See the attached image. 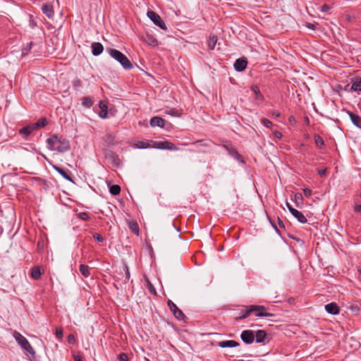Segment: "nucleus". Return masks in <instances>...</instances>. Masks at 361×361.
I'll use <instances>...</instances> for the list:
<instances>
[{"label": "nucleus", "instance_id": "37998d69", "mask_svg": "<svg viewBox=\"0 0 361 361\" xmlns=\"http://www.w3.org/2000/svg\"><path fill=\"white\" fill-rule=\"evenodd\" d=\"M56 336L58 338H61L63 337V331L61 329H56Z\"/></svg>", "mask_w": 361, "mask_h": 361}, {"label": "nucleus", "instance_id": "20e7f679", "mask_svg": "<svg viewBox=\"0 0 361 361\" xmlns=\"http://www.w3.org/2000/svg\"><path fill=\"white\" fill-rule=\"evenodd\" d=\"M147 17L154 23V25L163 30H166V26L161 17L154 11H149L147 13Z\"/></svg>", "mask_w": 361, "mask_h": 361}, {"label": "nucleus", "instance_id": "4468645a", "mask_svg": "<svg viewBox=\"0 0 361 361\" xmlns=\"http://www.w3.org/2000/svg\"><path fill=\"white\" fill-rule=\"evenodd\" d=\"M325 310L331 314H338L339 313V307L336 302L326 304L324 307Z\"/></svg>", "mask_w": 361, "mask_h": 361}, {"label": "nucleus", "instance_id": "de8ad7c7", "mask_svg": "<svg viewBox=\"0 0 361 361\" xmlns=\"http://www.w3.org/2000/svg\"><path fill=\"white\" fill-rule=\"evenodd\" d=\"M289 212H290V214L293 215V214H295V212L297 211L296 209L293 208V207H291L290 208L288 209Z\"/></svg>", "mask_w": 361, "mask_h": 361}, {"label": "nucleus", "instance_id": "5701e85b", "mask_svg": "<svg viewBox=\"0 0 361 361\" xmlns=\"http://www.w3.org/2000/svg\"><path fill=\"white\" fill-rule=\"evenodd\" d=\"M54 169L66 180L70 182H73L71 176L68 174V173L66 171L58 166H54Z\"/></svg>", "mask_w": 361, "mask_h": 361}, {"label": "nucleus", "instance_id": "864d4df0", "mask_svg": "<svg viewBox=\"0 0 361 361\" xmlns=\"http://www.w3.org/2000/svg\"><path fill=\"white\" fill-rule=\"evenodd\" d=\"M278 221H279V226L284 228V224H283V221L279 218H278Z\"/></svg>", "mask_w": 361, "mask_h": 361}, {"label": "nucleus", "instance_id": "4d7b16f0", "mask_svg": "<svg viewBox=\"0 0 361 361\" xmlns=\"http://www.w3.org/2000/svg\"><path fill=\"white\" fill-rule=\"evenodd\" d=\"M69 343H71L73 340H74V336L73 335H69L68 337Z\"/></svg>", "mask_w": 361, "mask_h": 361}, {"label": "nucleus", "instance_id": "a878e982", "mask_svg": "<svg viewBox=\"0 0 361 361\" xmlns=\"http://www.w3.org/2000/svg\"><path fill=\"white\" fill-rule=\"evenodd\" d=\"M135 147L139 149H147L150 147L149 141H137L135 144Z\"/></svg>", "mask_w": 361, "mask_h": 361}, {"label": "nucleus", "instance_id": "dca6fc26", "mask_svg": "<svg viewBox=\"0 0 361 361\" xmlns=\"http://www.w3.org/2000/svg\"><path fill=\"white\" fill-rule=\"evenodd\" d=\"M92 54L94 56H99L104 50V47L100 42H93L91 45Z\"/></svg>", "mask_w": 361, "mask_h": 361}, {"label": "nucleus", "instance_id": "7ed1b4c3", "mask_svg": "<svg viewBox=\"0 0 361 361\" xmlns=\"http://www.w3.org/2000/svg\"><path fill=\"white\" fill-rule=\"evenodd\" d=\"M14 337H15L16 341L18 342V343L20 345V347L23 350H25V351L29 353L30 355H35V352L33 348L32 347V345H30V343H29V341L25 336L21 335L20 333L15 331Z\"/></svg>", "mask_w": 361, "mask_h": 361}, {"label": "nucleus", "instance_id": "8fccbe9b", "mask_svg": "<svg viewBox=\"0 0 361 361\" xmlns=\"http://www.w3.org/2000/svg\"><path fill=\"white\" fill-rule=\"evenodd\" d=\"M74 360L75 361H82V358L80 355H75Z\"/></svg>", "mask_w": 361, "mask_h": 361}, {"label": "nucleus", "instance_id": "9d476101", "mask_svg": "<svg viewBox=\"0 0 361 361\" xmlns=\"http://www.w3.org/2000/svg\"><path fill=\"white\" fill-rule=\"evenodd\" d=\"M42 13L49 19L53 18L54 16V6L50 3H46L42 6Z\"/></svg>", "mask_w": 361, "mask_h": 361}, {"label": "nucleus", "instance_id": "7c9ffc66", "mask_svg": "<svg viewBox=\"0 0 361 361\" xmlns=\"http://www.w3.org/2000/svg\"><path fill=\"white\" fill-rule=\"evenodd\" d=\"M129 228H130V231L133 233L138 235V233H139V227H138V225H137L136 221H130V223H129Z\"/></svg>", "mask_w": 361, "mask_h": 361}, {"label": "nucleus", "instance_id": "c9c22d12", "mask_svg": "<svg viewBox=\"0 0 361 361\" xmlns=\"http://www.w3.org/2000/svg\"><path fill=\"white\" fill-rule=\"evenodd\" d=\"M78 216L79 219H80L83 221H89L90 220V216L87 212H80L78 214Z\"/></svg>", "mask_w": 361, "mask_h": 361}, {"label": "nucleus", "instance_id": "680f3d73", "mask_svg": "<svg viewBox=\"0 0 361 361\" xmlns=\"http://www.w3.org/2000/svg\"><path fill=\"white\" fill-rule=\"evenodd\" d=\"M80 85V81H79V80H78V81H76V82H75V86H78V85Z\"/></svg>", "mask_w": 361, "mask_h": 361}, {"label": "nucleus", "instance_id": "9b49d317", "mask_svg": "<svg viewBox=\"0 0 361 361\" xmlns=\"http://www.w3.org/2000/svg\"><path fill=\"white\" fill-rule=\"evenodd\" d=\"M247 65V60L245 59L241 58V59H238L237 60H235V61L233 64V67L236 71L241 72L246 68Z\"/></svg>", "mask_w": 361, "mask_h": 361}, {"label": "nucleus", "instance_id": "13d9d810", "mask_svg": "<svg viewBox=\"0 0 361 361\" xmlns=\"http://www.w3.org/2000/svg\"><path fill=\"white\" fill-rule=\"evenodd\" d=\"M33 43L32 42H30L28 44H27V47L26 49H30L32 48V46Z\"/></svg>", "mask_w": 361, "mask_h": 361}, {"label": "nucleus", "instance_id": "aec40b11", "mask_svg": "<svg viewBox=\"0 0 361 361\" xmlns=\"http://www.w3.org/2000/svg\"><path fill=\"white\" fill-rule=\"evenodd\" d=\"M266 337L267 334L263 330H258L255 334V338H256V342L258 343L264 342Z\"/></svg>", "mask_w": 361, "mask_h": 361}, {"label": "nucleus", "instance_id": "f257e3e1", "mask_svg": "<svg viewBox=\"0 0 361 361\" xmlns=\"http://www.w3.org/2000/svg\"><path fill=\"white\" fill-rule=\"evenodd\" d=\"M47 148L51 151H57L60 153L67 152L70 149L69 142L63 136L52 135L46 140Z\"/></svg>", "mask_w": 361, "mask_h": 361}, {"label": "nucleus", "instance_id": "39448f33", "mask_svg": "<svg viewBox=\"0 0 361 361\" xmlns=\"http://www.w3.org/2000/svg\"><path fill=\"white\" fill-rule=\"evenodd\" d=\"M266 310V307L263 305H250L247 307L245 310L240 312V315L236 319H244L248 317L254 310Z\"/></svg>", "mask_w": 361, "mask_h": 361}, {"label": "nucleus", "instance_id": "bb28decb", "mask_svg": "<svg viewBox=\"0 0 361 361\" xmlns=\"http://www.w3.org/2000/svg\"><path fill=\"white\" fill-rule=\"evenodd\" d=\"M41 275H42V272L40 271L39 267H35L32 269L31 276L34 279H39V277L41 276Z\"/></svg>", "mask_w": 361, "mask_h": 361}, {"label": "nucleus", "instance_id": "b1692460", "mask_svg": "<svg viewBox=\"0 0 361 361\" xmlns=\"http://www.w3.org/2000/svg\"><path fill=\"white\" fill-rule=\"evenodd\" d=\"M293 216L297 219V220L301 223V224H306L307 222V220L305 215L300 211L297 209V211L295 212V214H293Z\"/></svg>", "mask_w": 361, "mask_h": 361}, {"label": "nucleus", "instance_id": "473e14b6", "mask_svg": "<svg viewBox=\"0 0 361 361\" xmlns=\"http://www.w3.org/2000/svg\"><path fill=\"white\" fill-rule=\"evenodd\" d=\"M109 192L113 195H117L121 192V187L118 185H113L110 187Z\"/></svg>", "mask_w": 361, "mask_h": 361}, {"label": "nucleus", "instance_id": "4be33fe9", "mask_svg": "<svg viewBox=\"0 0 361 361\" xmlns=\"http://www.w3.org/2000/svg\"><path fill=\"white\" fill-rule=\"evenodd\" d=\"M47 124V121L46 118H41L36 123H32L35 130L44 127Z\"/></svg>", "mask_w": 361, "mask_h": 361}, {"label": "nucleus", "instance_id": "c85d7f7f", "mask_svg": "<svg viewBox=\"0 0 361 361\" xmlns=\"http://www.w3.org/2000/svg\"><path fill=\"white\" fill-rule=\"evenodd\" d=\"M217 42V37L216 36H211L208 40V47L210 49L213 50Z\"/></svg>", "mask_w": 361, "mask_h": 361}, {"label": "nucleus", "instance_id": "58836bf2", "mask_svg": "<svg viewBox=\"0 0 361 361\" xmlns=\"http://www.w3.org/2000/svg\"><path fill=\"white\" fill-rule=\"evenodd\" d=\"M94 239L99 243H102L104 241V238L99 233H96L93 235Z\"/></svg>", "mask_w": 361, "mask_h": 361}, {"label": "nucleus", "instance_id": "6e6d98bb", "mask_svg": "<svg viewBox=\"0 0 361 361\" xmlns=\"http://www.w3.org/2000/svg\"><path fill=\"white\" fill-rule=\"evenodd\" d=\"M126 278L129 279L130 278V272H129L128 268L127 267H126Z\"/></svg>", "mask_w": 361, "mask_h": 361}, {"label": "nucleus", "instance_id": "052dcab7", "mask_svg": "<svg viewBox=\"0 0 361 361\" xmlns=\"http://www.w3.org/2000/svg\"><path fill=\"white\" fill-rule=\"evenodd\" d=\"M286 206H287L288 209H289L292 207L288 202H286Z\"/></svg>", "mask_w": 361, "mask_h": 361}, {"label": "nucleus", "instance_id": "c756f323", "mask_svg": "<svg viewBox=\"0 0 361 361\" xmlns=\"http://www.w3.org/2000/svg\"><path fill=\"white\" fill-rule=\"evenodd\" d=\"M314 142L316 145L322 149L324 146V142L323 139L319 135H314Z\"/></svg>", "mask_w": 361, "mask_h": 361}, {"label": "nucleus", "instance_id": "4c0bfd02", "mask_svg": "<svg viewBox=\"0 0 361 361\" xmlns=\"http://www.w3.org/2000/svg\"><path fill=\"white\" fill-rule=\"evenodd\" d=\"M118 361H128V356L126 353H122L117 357Z\"/></svg>", "mask_w": 361, "mask_h": 361}, {"label": "nucleus", "instance_id": "49530a36", "mask_svg": "<svg viewBox=\"0 0 361 361\" xmlns=\"http://www.w3.org/2000/svg\"><path fill=\"white\" fill-rule=\"evenodd\" d=\"M355 211L356 212H361V204L355 207Z\"/></svg>", "mask_w": 361, "mask_h": 361}, {"label": "nucleus", "instance_id": "2f4dec72", "mask_svg": "<svg viewBox=\"0 0 361 361\" xmlns=\"http://www.w3.org/2000/svg\"><path fill=\"white\" fill-rule=\"evenodd\" d=\"M165 113L168 115H170L171 116L174 117H180L181 114L179 112L178 110L176 109H169L165 111Z\"/></svg>", "mask_w": 361, "mask_h": 361}, {"label": "nucleus", "instance_id": "423d86ee", "mask_svg": "<svg viewBox=\"0 0 361 361\" xmlns=\"http://www.w3.org/2000/svg\"><path fill=\"white\" fill-rule=\"evenodd\" d=\"M167 305L176 319H178V320H183L185 314L180 310H179V308L176 306V305L174 302L169 300L167 302Z\"/></svg>", "mask_w": 361, "mask_h": 361}, {"label": "nucleus", "instance_id": "79ce46f5", "mask_svg": "<svg viewBox=\"0 0 361 361\" xmlns=\"http://www.w3.org/2000/svg\"><path fill=\"white\" fill-rule=\"evenodd\" d=\"M274 135L276 138L281 140L283 137V135L279 131L275 130L274 132Z\"/></svg>", "mask_w": 361, "mask_h": 361}, {"label": "nucleus", "instance_id": "c03bdc74", "mask_svg": "<svg viewBox=\"0 0 361 361\" xmlns=\"http://www.w3.org/2000/svg\"><path fill=\"white\" fill-rule=\"evenodd\" d=\"M295 200H302V195L301 193L297 192L294 195Z\"/></svg>", "mask_w": 361, "mask_h": 361}, {"label": "nucleus", "instance_id": "f8f14e48", "mask_svg": "<svg viewBox=\"0 0 361 361\" xmlns=\"http://www.w3.org/2000/svg\"><path fill=\"white\" fill-rule=\"evenodd\" d=\"M250 90L255 94V102L258 104L262 103L264 100V97L261 93L259 87L257 85H252Z\"/></svg>", "mask_w": 361, "mask_h": 361}, {"label": "nucleus", "instance_id": "393cba45", "mask_svg": "<svg viewBox=\"0 0 361 361\" xmlns=\"http://www.w3.org/2000/svg\"><path fill=\"white\" fill-rule=\"evenodd\" d=\"M145 41L152 47H156L158 45L157 39L151 35H147Z\"/></svg>", "mask_w": 361, "mask_h": 361}, {"label": "nucleus", "instance_id": "3c124183", "mask_svg": "<svg viewBox=\"0 0 361 361\" xmlns=\"http://www.w3.org/2000/svg\"><path fill=\"white\" fill-rule=\"evenodd\" d=\"M32 18V17L30 16V25L33 27L35 26V23H34V20Z\"/></svg>", "mask_w": 361, "mask_h": 361}, {"label": "nucleus", "instance_id": "e2e57ef3", "mask_svg": "<svg viewBox=\"0 0 361 361\" xmlns=\"http://www.w3.org/2000/svg\"><path fill=\"white\" fill-rule=\"evenodd\" d=\"M360 274H361V269L360 270Z\"/></svg>", "mask_w": 361, "mask_h": 361}, {"label": "nucleus", "instance_id": "e433bc0d", "mask_svg": "<svg viewBox=\"0 0 361 361\" xmlns=\"http://www.w3.org/2000/svg\"><path fill=\"white\" fill-rule=\"evenodd\" d=\"M261 123L264 126L268 128H271L272 126V123L267 118H262Z\"/></svg>", "mask_w": 361, "mask_h": 361}, {"label": "nucleus", "instance_id": "0eeeda50", "mask_svg": "<svg viewBox=\"0 0 361 361\" xmlns=\"http://www.w3.org/2000/svg\"><path fill=\"white\" fill-rule=\"evenodd\" d=\"M35 130L32 125V123H30L22 128L19 129L18 133L21 136V137L25 140H27L29 136L32 134V132H34Z\"/></svg>", "mask_w": 361, "mask_h": 361}, {"label": "nucleus", "instance_id": "6e6552de", "mask_svg": "<svg viewBox=\"0 0 361 361\" xmlns=\"http://www.w3.org/2000/svg\"><path fill=\"white\" fill-rule=\"evenodd\" d=\"M240 338L246 344H251L255 341V334L252 330H244L240 334Z\"/></svg>", "mask_w": 361, "mask_h": 361}, {"label": "nucleus", "instance_id": "cd10ccee", "mask_svg": "<svg viewBox=\"0 0 361 361\" xmlns=\"http://www.w3.org/2000/svg\"><path fill=\"white\" fill-rule=\"evenodd\" d=\"M265 310H254L255 312V316L259 317H273L274 314L271 313L264 312Z\"/></svg>", "mask_w": 361, "mask_h": 361}, {"label": "nucleus", "instance_id": "412c9836", "mask_svg": "<svg viewBox=\"0 0 361 361\" xmlns=\"http://www.w3.org/2000/svg\"><path fill=\"white\" fill-rule=\"evenodd\" d=\"M79 270L81 274L85 277L87 278L90 276V268L87 265L81 264L79 267Z\"/></svg>", "mask_w": 361, "mask_h": 361}, {"label": "nucleus", "instance_id": "f704fd0d", "mask_svg": "<svg viewBox=\"0 0 361 361\" xmlns=\"http://www.w3.org/2000/svg\"><path fill=\"white\" fill-rule=\"evenodd\" d=\"M147 288L148 289L149 292L151 294H152L154 295H157L156 288H154L153 284L149 280H147Z\"/></svg>", "mask_w": 361, "mask_h": 361}, {"label": "nucleus", "instance_id": "ea45409f", "mask_svg": "<svg viewBox=\"0 0 361 361\" xmlns=\"http://www.w3.org/2000/svg\"><path fill=\"white\" fill-rule=\"evenodd\" d=\"M303 193L306 197H310L312 195V190L307 188L303 189Z\"/></svg>", "mask_w": 361, "mask_h": 361}, {"label": "nucleus", "instance_id": "a19ab883", "mask_svg": "<svg viewBox=\"0 0 361 361\" xmlns=\"http://www.w3.org/2000/svg\"><path fill=\"white\" fill-rule=\"evenodd\" d=\"M329 10H330V7L327 4H324L323 6H322V7L320 8V11L323 13L328 12Z\"/></svg>", "mask_w": 361, "mask_h": 361}, {"label": "nucleus", "instance_id": "a211bd4d", "mask_svg": "<svg viewBox=\"0 0 361 361\" xmlns=\"http://www.w3.org/2000/svg\"><path fill=\"white\" fill-rule=\"evenodd\" d=\"M348 114L352 123L357 128L361 129V117L351 111H348Z\"/></svg>", "mask_w": 361, "mask_h": 361}, {"label": "nucleus", "instance_id": "1a4fd4ad", "mask_svg": "<svg viewBox=\"0 0 361 361\" xmlns=\"http://www.w3.org/2000/svg\"><path fill=\"white\" fill-rule=\"evenodd\" d=\"M154 148L160 149H168V150H175L176 149V145L168 141L164 142H155L154 145L152 146Z\"/></svg>", "mask_w": 361, "mask_h": 361}, {"label": "nucleus", "instance_id": "5fc2aeb1", "mask_svg": "<svg viewBox=\"0 0 361 361\" xmlns=\"http://www.w3.org/2000/svg\"><path fill=\"white\" fill-rule=\"evenodd\" d=\"M307 27L308 28H310V29H312V30H314V29H315L314 25L313 24H312V23H309V24L307 25Z\"/></svg>", "mask_w": 361, "mask_h": 361}, {"label": "nucleus", "instance_id": "6ab92c4d", "mask_svg": "<svg viewBox=\"0 0 361 361\" xmlns=\"http://www.w3.org/2000/svg\"><path fill=\"white\" fill-rule=\"evenodd\" d=\"M100 111L98 113L99 116L101 118H106L108 117L107 106L103 102H99Z\"/></svg>", "mask_w": 361, "mask_h": 361}, {"label": "nucleus", "instance_id": "72a5a7b5", "mask_svg": "<svg viewBox=\"0 0 361 361\" xmlns=\"http://www.w3.org/2000/svg\"><path fill=\"white\" fill-rule=\"evenodd\" d=\"M82 104L85 107L90 108L92 106L93 102L90 97H85L82 99Z\"/></svg>", "mask_w": 361, "mask_h": 361}, {"label": "nucleus", "instance_id": "f3484780", "mask_svg": "<svg viewBox=\"0 0 361 361\" xmlns=\"http://www.w3.org/2000/svg\"><path fill=\"white\" fill-rule=\"evenodd\" d=\"M350 90L354 92H361V77L353 78L351 80Z\"/></svg>", "mask_w": 361, "mask_h": 361}, {"label": "nucleus", "instance_id": "bf43d9fd", "mask_svg": "<svg viewBox=\"0 0 361 361\" xmlns=\"http://www.w3.org/2000/svg\"><path fill=\"white\" fill-rule=\"evenodd\" d=\"M289 121H290V122H293V121H295V118H294L293 116H290V117L289 118Z\"/></svg>", "mask_w": 361, "mask_h": 361}, {"label": "nucleus", "instance_id": "a18cd8bd", "mask_svg": "<svg viewBox=\"0 0 361 361\" xmlns=\"http://www.w3.org/2000/svg\"><path fill=\"white\" fill-rule=\"evenodd\" d=\"M326 172V169H321V170H319V171H318V174H319L320 176H325Z\"/></svg>", "mask_w": 361, "mask_h": 361}, {"label": "nucleus", "instance_id": "f03ea898", "mask_svg": "<svg viewBox=\"0 0 361 361\" xmlns=\"http://www.w3.org/2000/svg\"><path fill=\"white\" fill-rule=\"evenodd\" d=\"M109 54L116 61H118L122 67L126 70H130L133 68V63L128 57L120 51L115 49H108Z\"/></svg>", "mask_w": 361, "mask_h": 361}, {"label": "nucleus", "instance_id": "09e8293b", "mask_svg": "<svg viewBox=\"0 0 361 361\" xmlns=\"http://www.w3.org/2000/svg\"><path fill=\"white\" fill-rule=\"evenodd\" d=\"M289 212H290V214L293 215V214H295V212L297 211L296 209L293 208V207H291L290 208L288 209Z\"/></svg>", "mask_w": 361, "mask_h": 361}, {"label": "nucleus", "instance_id": "603ef678", "mask_svg": "<svg viewBox=\"0 0 361 361\" xmlns=\"http://www.w3.org/2000/svg\"><path fill=\"white\" fill-rule=\"evenodd\" d=\"M273 115H274L276 117H279V116H281V113L278 111H274L273 112Z\"/></svg>", "mask_w": 361, "mask_h": 361}, {"label": "nucleus", "instance_id": "ddd939ff", "mask_svg": "<svg viewBox=\"0 0 361 361\" xmlns=\"http://www.w3.org/2000/svg\"><path fill=\"white\" fill-rule=\"evenodd\" d=\"M165 120L159 116H154L150 119V125L152 127H159L163 128L165 126Z\"/></svg>", "mask_w": 361, "mask_h": 361}, {"label": "nucleus", "instance_id": "2eb2a0df", "mask_svg": "<svg viewBox=\"0 0 361 361\" xmlns=\"http://www.w3.org/2000/svg\"><path fill=\"white\" fill-rule=\"evenodd\" d=\"M240 345V343L233 340H226L219 342L218 345L220 348H235Z\"/></svg>", "mask_w": 361, "mask_h": 361}]
</instances>
